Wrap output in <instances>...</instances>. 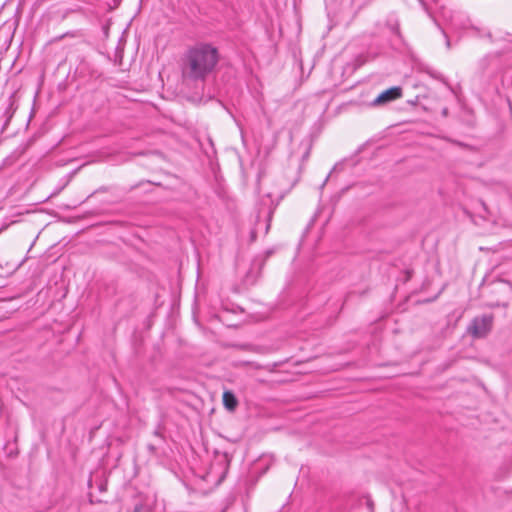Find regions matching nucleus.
<instances>
[{
    "label": "nucleus",
    "mask_w": 512,
    "mask_h": 512,
    "mask_svg": "<svg viewBox=\"0 0 512 512\" xmlns=\"http://www.w3.org/2000/svg\"><path fill=\"white\" fill-rule=\"evenodd\" d=\"M220 59L218 48L199 42L188 48L182 59V78L186 83L205 81L214 72Z\"/></svg>",
    "instance_id": "f257e3e1"
},
{
    "label": "nucleus",
    "mask_w": 512,
    "mask_h": 512,
    "mask_svg": "<svg viewBox=\"0 0 512 512\" xmlns=\"http://www.w3.org/2000/svg\"><path fill=\"white\" fill-rule=\"evenodd\" d=\"M492 325V315L478 316L471 321L467 328V333L474 338H483L491 331Z\"/></svg>",
    "instance_id": "f03ea898"
},
{
    "label": "nucleus",
    "mask_w": 512,
    "mask_h": 512,
    "mask_svg": "<svg viewBox=\"0 0 512 512\" xmlns=\"http://www.w3.org/2000/svg\"><path fill=\"white\" fill-rule=\"evenodd\" d=\"M402 96V90L400 87L389 88L380 93L374 100L373 105L379 106L396 100Z\"/></svg>",
    "instance_id": "7ed1b4c3"
},
{
    "label": "nucleus",
    "mask_w": 512,
    "mask_h": 512,
    "mask_svg": "<svg viewBox=\"0 0 512 512\" xmlns=\"http://www.w3.org/2000/svg\"><path fill=\"white\" fill-rule=\"evenodd\" d=\"M134 512H140V507H135Z\"/></svg>",
    "instance_id": "0eeeda50"
},
{
    "label": "nucleus",
    "mask_w": 512,
    "mask_h": 512,
    "mask_svg": "<svg viewBox=\"0 0 512 512\" xmlns=\"http://www.w3.org/2000/svg\"><path fill=\"white\" fill-rule=\"evenodd\" d=\"M222 399L223 405L228 411L233 412L237 408L238 400L231 391H225Z\"/></svg>",
    "instance_id": "20e7f679"
},
{
    "label": "nucleus",
    "mask_w": 512,
    "mask_h": 512,
    "mask_svg": "<svg viewBox=\"0 0 512 512\" xmlns=\"http://www.w3.org/2000/svg\"><path fill=\"white\" fill-rule=\"evenodd\" d=\"M490 306H491V307H499V306L506 307V306H507V302H505V301H501V300H497V301H495V302H491V303H490Z\"/></svg>",
    "instance_id": "423d86ee"
},
{
    "label": "nucleus",
    "mask_w": 512,
    "mask_h": 512,
    "mask_svg": "<svg viewBox=\"0 0 512 512\" xmlns=\"http://www.w3.org/2000/svg\"><path fill=\"white\" fill-rule=\"evenodd\" d=\"M511 285L508 283V282H505V281H499L495 288H494V291L495 292H498V293H505V294H509L511 292Z\"/></svg>",
    "instance_id": "39448f33"
}]
</instances>
